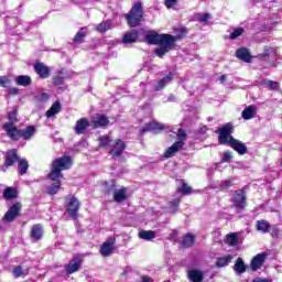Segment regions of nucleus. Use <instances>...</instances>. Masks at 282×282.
<instances>
[{
  "label": "nucleus",
  "instance_id": "nucleus-1",
  "mask_svg": "<svg viewBox=\"0 0 282 282\" xmlns=\"http://www.w3.org/2000/svg\"><path fill=\"white\" fill-rule=\"evenodd\" d=\"M171 36L169 33H158L156 31H148L144 36L145 43L148 45H159L154 50V54L159 56V58H164L169 52H171Z\"/></svg>",
  "mask_w": 282,
  "mask_h": 282
},
{
  "label": "nucleus",
  "instance_id": "nucleus-2",
  "mask_svg": "<svg viewBox=\"0 0 282 282\" xmlns=\"http://www.w3.org/2000/svg\"><path fill=\"white\" fill-rule=\"evenodd\" d=\"M74 164V159L69 155H62L51 163V172L47 174V180H63V171H69Z\"/></svg>",
  "mask_w": 282,
  "mask_h": 282
},
{
  "label": "nucleus",
  "instance_id": "nucleus-3",
  "mask_svg": "<svg viewBox=\"0 0 282 282\" xmlns=\"http://www.w3.org/2000/svg\"><path fill=\"white\" fill-rule=\"evenodd\" d=\"M2 129L13 142H19L21 138L22 140H32L34 133H36V128L34 126H28L25 129L19 130L13 123H4Z\"/></svg>",
  "mask_w": 282,
  "mask_h": 282
},
{
  "label": "nucleus",
  "instance_id": "nucleus-4",
  "mask_svg": "<svg viewBox=\"0 0 282 282\" xmlns=\"http://www.w3.org/2000/svg\"><path fill=\"white\" fill-rule=\"evenodd\" d=\"M126 23L130 28H140L144 20V7L142 2H134L130 11L124 14Z\"/></svg>",
  "mask_w": 282,
  "mask_h": 282
},
{
  "label": "nucleus",
  "instance_id": "nucleus-5",
  "mask_svg": "<svg viewBox=\"0 0 282 282\" xmlns=\"http://www.w3.org/2000/svg\"><path fill=\"white\" fill-rule=\"evenodd\" d=\"M215 133H218V143L226 144L228 147L230 144V138H235L232 137V133H235V126L228 122L221 128H218Z\"/></svg>",
  "mask_w": 282,
  "mask_h": 282
},
{
  "label": "nucleus",
  "instance_id": "nucleus-6",
  "mask_svg": "<svg viewBox=\"0 0 282 282\" xmlns=\"http://www.w3.org/2000/svg\"><path fill=\"white\" fill-rule=\"evenodd\" d=\"M65 213L72 218V219H78L80 215H78V210H80V202L76 196L68 195L66 196V204H65Z\"/></svg>",
  "mask_w": 282,
  "mask_h": 282
},
{
  "label": "nucleus",
  "instance_id": "nucleus-7",
  "mask_svg": "<svg viewBox=\"0 0 282 282\" xmlns=\"http://www.w3.org/2000/svg\"><path fill=\"white\" fill-rule=\"evenodd\" d=\"M234 208L238 213H243L246 210V207L248 206V196H246V188H240L234 192V198H232Z\"/></svg>",
  "mask_w": 282,
  "mask_h": 282
},
{
  "label": "nucleus",
  "instance_id": "nucleus-8",
  "mask_svg": "<svg viewBox=\"0 0 282 282\" xmlns=\"http://www.w3.org/2000/svg\"><path fill=\"white\" fill-rule=\"evenodd\" d=\"M124 151H127V141L115 139L108 153L111 155L112 160H116L122 158Z\"/></svg>",
  "mask_w": 282,
  "mask_h": 282
},
{
  "label": "nucleus",
  "instance_id": "nucleus-9",
  "mask_svg": "<svg viewBox=\"0 0 282 282\" xmlns=\"http://www.w3.org/2000/svg\"><path fill=\"white\" fill-rule=\"evenodd\" d=\"M23 208V205L20 202L14 203L8 212L3 216V221H7V224H12L14 219H18V217H21V210Z\"/></svg>",
  "mask_w": 282,
  "mask_h": 282
},
{
  "label": "nucleus",
  "instance_id": "nucleus-10",
  "mask_svg": "<svg viewBox=\"0 0 282 282\" xmlns=\"http://www.w3.org/2000/svg\"><path fill=\"white\" fill-rule=\"evenodd\" d=\"M265 259H268V253L261 252L257 253L250 261L249 269L251 272H257L263 268L265 264Z\"/></svg>",
  "mask_w": 282,
  "mask_h": 282
},
{
  "label": "nucleus",
  "instance_id": "nucleus-11",
  "mask_svg": "<svg viewBox=\"0 0 282 282\" xmlns=\"http://www.w3.org/2000/svg\"><path fill=\"white\" fill-rule=\"evenodd\" d=\"M33 69L35 74H37L39 78L42 80H45L46 78H50L52 70L50 69V66L45 65V63L37 61L33 65Z\"/></svg>",
  "mask_w": 282,
  "mask_h": 282
},
{
  "label": "nucleus",
  "instance_id": "nucleus-12",
  "mask_svg": "<svg viewBox=\"0 0 282 282\" xmlns=\"http://www.w3.org/2000/svg\"><path fill=\"white\" fill-rule=\"evenodd\" d=\"M19 160H20L19 150L11 149V150L7 151L4 154L3 166L6 169H10V166H14V164H17V162H19Z\"/></svg>",
  "mask_w": 282,
  "mask_h": 282
},
{
  "label": "nucleus",
  "instance_id": "nucleus-13",
  "mask_svg": "<svg viewBox=\"0 0 282 282\" xmlns=\"http://www.w3.org/2000/svg\"><path fill=\"white\" fill-rule=\"evenodd\" d=\"M166 126L160 123L158 121H151L144 124V127L140 130V135H144L148 131H153V133H160V131H164Z\"/></svg>",
  "mask_w": 282,
  "mask_h": 282
},
{
  "label": "nucleus",
  "instance_id": "nucleus-14",
  "mask_svg": "<svg viewBox=\"0 0 282 282\" xmlns=\"http://www.w3.org/2000/svg\"><path fill=\"white\" fill-rule=\"evenodd\" d=\"M80 265H83V258L79 254L73 257L69 263L65 265L66 274H74V272H78V270H80Z\"/></svg>",
  "mask_w": 282,
  "mask_h": 282
},
{
  "label": "nucleus",
  "instance_id": "nucleus-15",
  "mask_svg": "<svg viewBox=\"0 0 282 282\" xmlns=\"http://www.w3.org/2000/svg\"><path fill=\"white\" fill-rule=\"evenodd\" d=\"M176 35H171L170 36V52L172 50H175V43H177V41H182V39H184V36H186V34H188V28L183 26L181 29H176L175 30Z\"/></svg>",
  "mask_w": 282,
  "mask_h": 282
},
{
  "label": "nucleus",
  "instance_id": "nucleus-16",
  "mask_svg": "<svg viewBox=\"0 0 282 282\" xmlns=\"http://www.w3.org/2000/svg\"><path fill=\"white\" fill-rule=\"evenodd\" d=\"M109 122L107 115H97L91 119L90 124L93 129H104L105 127H109Z\"/></svg>",
  "mask_w": 282,
  "mask_h": 282
},
{
  "label": "nucleus",
  "instance_id": "nucleus-17",
  "mask_svg": "<svg viewBox=\"0 0 282 282\" xmlns=\"http://www.w3.org/2000/svg\"><path fill=\"white\" fill-rule=\"evenodd\" d=\"M227 147L234 149L238 155H246V153H248V147L235 138H230L229 144Z\"/></svg>",
  "mask_w": 282,
  "mask_h": 282
},
{
  "label": "nucleus",
  "instance_id": "nucleus-18",
  "mask_svg": "<svg viewBox=\"0 0 282 282\" xmlns=\"http://www.w3.org/2000/svg\"><path fill=\"white\" fill-rule=\"evenodd\" d=\"M236 57L238 61H242V63H252V54H250V50L246 46L239 47L236 51Z\"/></svg>",
  "mask_w": 282,
  "mask_h": 282
},
{
  "label": "nucleus",
  "instance_id": "nucleus-19",
  "mask_svg": "<svg viewBox=\"0 0 282 282\" xmlns=\"http://www.w3.org/2000/svg\"><path fill=\"white\" fill-rule=\"evenodd\" d=\"M140 39V32L138 30H131L123 34L122 43L124 45H132V43H138Z\"/></svg>",
  "mask_w": 282,
  "mask_h": 282
},
{
  "label": "nucleus",
  "instance_id": "nucleus-20",
  "mask_svg": "<svg viewBox=\"0 0 282 282\" xmlns=\"http://www.w3.org/2000/svg\"><path fill=\"white\" fill-rule=\"evenodd\" d=\"M258 58H260V61H270V58L276 61L279 57L276 56V50L271 46H264L263 52L258 55Z\"/></svg>",
  "mask_w": 282,
  "mask_h": 282
},
{
  "label": "nucleus",
  "instance_id": "nucleus-21",
  "mask_svg": "<svg viewBox=\"0 0 282 282\" xmlns=\"http://www.w3.org/2000/svg\"><path fill=\"white\" fill-rule=\"evenodd\" d=\"M88 127H89V119L84 117L76 121L74 131L77 133V135H83V133L87 131Z\"/></svg>",
  "mask_w": 282,
  "mask_h": 282
},
{
  "label": "nucleus",
  "instance_id": "nucleus-22",
  "mask_svg": "<svg viewBox=\"0 0 282 282\" xmlns=\"http://www.w3.org/2000/svg\"><path fill=\"white\" fill-rule=\"evenodd\" d=\"M184 149V142L182 141H176L174 142L170 148H167L164 152V158H173L175 153L182 151Z\"/></svg>",
  "mask_w": 282,
  "mask_h": 282
},
{
  "label": "nucleus",
  "instance_id": "nucleus-23",
  "mask_svg": "<svg viewBox=\"0 0 282 282\" xmlns=\"http://www.w3.org/2000/svg\"><path fill=\"white\" fill-rule=\"evenodd\" d=\"M187 279L191 282H204V271L199 269H191L187 271Z\"/></svg>",
  "mask_w": 282,
  "mask_h": 282
},
{
  "label": "nucleus",
  "instance_id": "nucleus-24",
  "mask_svg": "<svg viewBox=\"0 0 282 282\" xmlns=\"http://www.w3.org/2000/svg\"><path fill=\"white\" fill-rule=\"evenodd\" d=\"M30 237L34 241H41L43 239V225L36 224L31 227Z\"/></svg>",
  "mask_w": 282,
  "mask_h": 282
},
{
  "label": "nucleus",
  "instance_id": "nucleus-25",
  "mask_svg": "<svg viewBox=\"0 0 282 282\" xmlns=\"http://www.w3.org/2000/svg\"><path fill=\"white\" fill-rule=\"evenodd\" d=\"M174 78H175V73L170 72L166 76H164L159 80L158 85L155 86V91H162L165 85H169V83L173 82Z\"/></svg>",
  "mask_w": 282,
  "mask_h": 282
},
{
  "label": "nucleus",
  "instance_id": "nucleus-26",
  "mask_svg": "<svg viewBox=\"0 0 282 282\" xmlns=\"http://www.w3.org/2000/svg\"><path fill=\"white\" fill-rule=\"evenodd\" d=\"M257 116V106L250 105L246 107L241 112V118L243 120H252Z\"/></svg>",
  "mask_w": 282,
  "mask_h": 282
},
{
  "label": "nucleus",
  "instance_id": "nucleus-27",
  "mask_svg": "<svg viewBox=\"0 0 282 282\" xmlns=\"http://www.w3.org/2000/svg\"><path fill=\"white\" fill-rule=\"evenodd\" d=\"M3 197L7 202H12L19 197V189H17V187L9 186L4 188Z\"/></svg>",
  "mask_w": 282,
  "mask_h": 282
},
{
  "label": "nucleus",
  "instance_id": "nucleus-28",
  "mask_svg": "<svg viewBox=\"0 0 282 282\" xmlns=\"http://www.w3.org/2000/svg\"><path fill=\"white\" fill-rule=\"evenodd\" d=\"M115 248L116 247L113 246V242L106 241L101 245L99 252L101 257H111V254H113Z\"/></svg>",
  "mask_w": 282,
  "mask_h": 282
},
{
  "label": "nucleus",
  "instance_id": "nucleus-29",
  "mask_svg": "<svg viewBox=\"0 0 282 282\" xmlns=\"http://www.w3.org/2000/svg\"><path fill=\"white\" fill-rule=\"evenodd\" d=\"M113 202L117 204H122V202H127V187H121L116 189L115 194H112Z\"/></svg>",
  "mask_w": 282,
  "mask_h": 282
},
{
  "label": "nucleus",
  "instance_id": "nucleus-30",
  "mask_svg": "<svg viewBox=\"0 0 282 282\" xmlns=\"http://www.w3.org/2000/svg\"><path fill=\"white\" fill-rule=\"evenodd\" d=\"M104 192L106 195H113L116 191H118V185L116 184V180L104 181Z\"/></svg>",
  "mask_w": 282,
  "mask_h": 282
},
{
  "label": "nucleus",
  "instance_id": "nucleus-31",
  "mask_svg": "<svg viewBox=\"0 0 282 282\" xmlns=\"http://www.w3.org/2000/svg\"><path fill=\"white\" fill-rule=\"evenodd\" d=\"M63 107L61 106V101H55L51 108L45 112L46 118H54L56 113H61Z\"/></svg>",
  "mask_w": 282,
  "mask_h": 282
},
{
  "label": "nucleus",
  "instance_id": "nucleus-32",
  "mask_svg": "<svg viewBox=\"0 0 282 282\" xmlns=\"http://www.w3.org/2000/svg\"><path fill=\"white\" fill-rule=\"evenodd\" d=\"M15 84L19 85V87H30V85H32V77L29 75H19L15 77Z\"/></svg>",
  "mask_w": 282,
  "mask_h": 282
},
{
  "label": "nucleus",
  "instance_id": "nucleus-33",
  "mask_svg": "<svg viewBox=\"0 0 282 282\" xmlns=\"http://www.w3.org/2000/svg\"><path fill=\"white\" fill-rule=\"evenodd\" d=\"M181 243L183 248H193V246H195V235L192 232L186 234Z\"/></svg>",
  "mask_w": 282,
  "mask_h": 282
},
{
  "label": "nucleus",
  "instance_id": "nucleus-34",
  "mask_svg": "<svg viewBox=\"0 0 282 282\" xmlns=\"http://www.w3.org/2000/svg\"><path fill=\"white\" fill-rule=\"evenodd\" d=\"M234 270L238 274H245V272L248 270V265H246V262H243L242 258H238L234 264Z\"/></svg>",
  "mask_w": 282,
  "mask_h": 282
},
{
  "label": "nucleus",
  "instance_id": "nucleus-35",
  "mask_svg": "<svg viewBox=\"0 0 282 282\" xmlns=\"http://www.w3.org/2000/svg\"><path fill=\"white\" fill-rule=\"evenodd\" d=\"M232 262V256L226 254L224 257H219L216 260V267L218 268H226V265H229V263Z\"/></svg>",
  "mask_w": 282,
  "mask_h": 282
},
{
  "label": "nucleus",
  "instance_id": "nucleus-36",
  "mask_svg": "<svg viewBox=\"0 0 282 282\" xmlns=\"http://www.w3.org/2000/svg\"><path fill=\"white\" fill-rule=\"evenodd\" d=\"M30 169V163L25 159H19L18 161V173L19 175H25Z\"/></svg>",
  "mask_w": 282,
  "mask_h": 282
},
{
  "label": "nucleus",
  "instance_id": "nucleus-37",
  "mask_svg": "<svg viewBox=\"0 0 282 282\" xmlns=\"http://www.w3.org/2000/svg\"><path fill=\"white\" fill-rule=\"evenodd\" d=\"M51 182H54L53 184H51L47 188L48 191V195H56V193H58V191H61V186H62V182L61 178L57 180H51Z\"/></svg>",
  "mask_w": 282,
  "mask_h": 282
},
{
  "label": "nucleus",
  "instance_id": "nucleus-38",
  "mask_svg": "<svg viewBox=\"0 0 282 282\" xmlns=\"http://www.w3.org/2000/svg\"><path fill=\"white\" fill-rule=\"evenodd\" d=\"M256 228L257 230L265 235L267 232H270L271 225L268 220L262 219L257 221Z\"/></svg>",
  "mask_w": 282,
  "mask_h": 282
},
{
  "label": "nucleus",
  "instance_id": "nucleus-39",
  "mask_svg": "<svg viewBox=\"0 0 282 282\" xmlns=\"http://www.w3.org/2000/svg\"><path fill=\"white\" fill-rule=\"evenodd\" d=\"M225 243H227V246L235 247L239 243V237L236 232L228 234L225 238Z\"/></svg>",
  "mask_w": 282,
  "mask_h": 282
},
{
  "label": "nucleus",
  "instance_id": "nucleus-40",
  "mask_svg": "<svg viewBox=\"0 0 282 282\" xmlns=\"http://www.w3.org/2000/svg\"><path fill=\"white\" fill-rule=\"evenodd\" d=\"M98 142H99V149H108V147H110L113 140H111V137L106 134V135H100L98 138Z\"/></svg>",
  "mask_w": 282,
  "mask_h": 282
},
{
  "label": "nucleus",
  "instance_id": "nucleus-41",
  "mask_svg": "<svg viewBox=\"0 0 282 282\" xmlns=\"http://www.w3.org/2000/svg\"><path fill=\"white\" fill-rule=\"evenodd\" d=\"M139 239H143L144 241H151L152 239H155V231L141 230L139 231Z\"/></svg>",
  "mask_w": 282,
  "mask_h": 282
},
{
  "label": "nucleus",
  "instance_id": "nucleus-42",
  "mask_svg": "<svg viewBox=\"0 0 282 282\" xmlns=\"http://www.w3.org/2000/svg\"><path fill=\"white\" fill-rule=\"evenodd\" d=\"M181 184L182 185L177 188V193H180L181 195H191L193 193V187L188 186V184H186V181L182 180Z\"/></svg>",
  "mask_w": 282,
  "mask_h": 282
},
{
  "label": "nucleus",
  "instance_id": "nucleus-43",
  "mask_svg": "<svg viewBox=\"0 0 282 282\" xmlns=\"http://www.w3.org/2000/svg\"><path fill=\"white\" fill-rule=\"evenodd\" d=\"M96 30L100 34H105V32H107L108 30H111V21L110 20L102 21L101 23L97 24Z\"/></svg>",
  "mask_w": 282,
  "mask_h": 282
},
{
  "label": "nucleus",
  "instance_id": "nucleus-44",
  "mask_svg": "<svg viewBox=\"0 0 282 282\" xmlns=\"http://www.w3.org/2000/svg\"><path fill=\"white\" fill-rule=\"evenodd\" d=\"M181 204V198H173L172 200L169 202V209L171 210V213H177V210H180Z\"/></svg>",
  "mask_w": 282,
  "mask_h": 282
},
{
  "label": "nucleus",
  "instance_id": "nucleus-45",
  "mask_svg": "<svg viewBox=\"0 0 282 282\" xmlns=\"http://www.w3.org/2000/svg\"><path fill=\"white\" fill-rule=\"evenodd\" d=\"M63 69H61L58 74L53 77V85H55V87H61V85H65V76H63Z\"/></svg>",
  "mask_w": 282,
  "mask_h": 282
},
{
  "label": "nucleus",
  "instance_id": "nucleus-46",
  "mask_svg": "<svg viewBox=\"0 0 282 282\" xmlns=\"http://www.w3.org/2000/svg\"><path fill=\"white\" fill-rule=\"evenodd\" d=\"M85 28H80L73 39V43L80 44L83 40L87 37V33L84 32Z\"/></svg>",
  "mask_w": 282,
  "mask_h": 282
},
{
  "label": "nucleus",
  "instance_id": "nucleus-47",
  "mask_svg": "<svg viewBox=\"0 0 282 282\" xmlns=\"http://www.w3.org/2000/svg\"><path fill=\"white\" fill-rule=\"evenodd\" d=\"M12 274L14 279H21V276H25V269L21 265H15L12 269Z\"/></svg>",
  "mask_w": 282,
  "mask_h": 282
},
{
  "label": "nucleus",
  "instance_id": "nucleus-48",
  "mask_svg": "<svg viewBox=\"0 0 282 282\" xmlns=\"http://www.w3.org/2000/svg\"><path fill=\"white\" fill-rule=\"evenodd\" d=\"M243 32H246L243 28L234 29V31L229 34L230 41H235V39H239V36L243 34Z\"/></svg>",
  "mask_w": 282,
  "mask_h": 282
},
{
  "label": "nucleus",
  "instance_id": "nucleus-49",
  "mask_svg": "<svg viewBox=\"0 0 282 282\" xmlns=\"http://www.w3.org/2000/svg\"><path fill=\"white\" fill-rule=\"evenodd\" d=\"M262 83L263 85H265V87H268L269 89H272L273 91L279 90V84L274 80L263 79Z\"/></svg>",
  "mask_w": 282,
  "mask_h": 282
},
{
  "label": "nucleus",
  "instance_id": "nucleus-50",
  "mask_svg": "<svg viewBox=\"0 0 282 282\" xmlns=\"http://www.w3.org/2000/svg\"><path fill=\"white\" fill-rule=\"evenodd\" d=\"M17 109H13L11 112H8L7 118L9 122H7L6 124H14V122H18L19 119L17 118Z\"/></svg>",
  "mask_w": 282,
  "mask_h": 282
},
{
  "label": "nucleus",
  "instance_id": "nucleus-51",
  "mask_svg": "<svg viewBox=\"0 0 282 282\" xmlns=\"http://www.w3.org/2000/svg\"><path fill=\"white\" fill-rule=\"evenodd\" d=\"M177 140L178 142H184L186 140H188V134H186V130H184L183 128H180L177 131Z\"/></svg>",
  "mask_w": 282,
  "mask_h": 282
},
{
  "label": "nucleus",
  "instance_id": "nucleus-52",
  "mask_svg": "<svg viewBox=\"0 0 282 282\" xmlns=\"http://www.w3.org/2000/svg\"><path fill=\"white\" fill-rule=\"evenodd\" d=\"M235 185V180H225L220 183V191H226Z\"/></svg>",
  "mask_w": 282,
  "mask_h": 282
},
{
  "label": "nucleus",
  "instance_id": "nucleus-53",
  "mask_svg": "<svg viewBox=\"0 0 282 282\" xmlns=\"http://www.w3.org/2000/svg\"><path fill=\"white\" fill-rule=\"evenodd\" d=\"M164 6L167 10H171V8H175V6H177V0H165Z\"/></svg>",
  "mask_w": 282,
  "mask_h": 282
},
{
  "label": "nucleus",
  "instance_id": "nucleus-54",
  "mask_svg": "<svg viewBox=\"0 0 282 282\" xmlns=\"http://www.w3.org/2000/svg\"><path fill=\"white\" fill-rule=\"evenodd\" d=\"M230 160H232V153L230 151L225 152L221 162L228 163Z\"/></svg>",
  "mask_w": 282,
  "mask_h": 282
},
{
  "label": "nucleus",
  "instance_id": "nucleus-55",
  "mask_svg": "<svg viewBox=\"0 0 282 282\" xmlns=\"http://www.w3.org/2000/svg\"><path fill=\"white\" fill-rule=\"evenodd\" d=\"M14 96H19V88L17 87L9 88V98H14Z\"/></svg>",
  "mask_w": 282,
  "mask_h": 282
},
{
  "label": "nucleus",
  "instance_id": "nucleus-56",
  "mask_svg": "<svg viewBox=\"0 0 282 282\" xmlns=\"http://www.w3.org/2000/svg\"><path fill=\"white\" fill-rule=\"evenodd\" d=\"M208 19H210V13H204L198 17V21L200 23H206L208 21Z\"/></svg>",
  "mask_w": 282,
  "mask_h": 282
},
{
  "label": "nucleus",
  "instance_id": "nucleus-57",
  "mask_svg": "<svg viewBox=\"0 0 282 282\" xmlns=\"http://www.w3.org/2000/svg\"><path fill=\"white\" fill-rule=\"evenodd\" d=\"M40 100L41 102H47V100H50V95H47L46 93H42L40 96Z\"/></svg>",
  "mask_w": 282,
  "mask_h": 282
},
{
  "label": "nucleus",
  "instance_id": "nucleus-58",
  "mask_svg": "<svg viewBox=\"0 0 282 282\" xmlns=\"http://www.w3.org/2000/svg\"><path fill=\"white\" fill-rule=\"evenodd\" d=\"M8 85H10V82L8 80V77L2 76L1 77V86L2 87H8Z\"/></svg>",
  "mask_w": 282,
  "mask_h": 282
},
{
  "label": "nucleus",
  "instance_id": "nucleus-59",
  "mask_svg": "<svg viewBox=\"0 0 282 282\" xmlns=\"http://www.w3.org/2000/svg\"><path fill=\"white\" fill-rule=\"evenodd\" d=\"M140 279H141V282H153V280L149 275H141Z\"/></svg>",
  "mask_w": 282,
  "mask_h": 282
},
{
  "label": "nucleus",
  "instance_id": "nucleus-60",
  "mask_svg": "<svg viewBox=\"0 0 282 282\" xmlns=\"http://www.w3.org/2000/svg\"><path fill=\"white\" fill-rule=\"evenodd\" d=\"M251 282H270V280L257 278V279H253Z\"/></svg>",
  "mask_w": 282,
  "mask_h": 282
},
{
  "label": "nucleus",
  "instance_id": "nucleus-61",
  "mask_svg": "<svg viewBox=\"0 0 282 282\" xmlns=\"http://www.w3.org/2000/svg\"><path fill=\"white\" fill-rule=\"evenodd\" d=\"M219 80H220V83H225V80H226V75H220Z\"/></svg>",
  "mask_w": 282,
  "mask_h": 282
},
{
  "label": "nucleus",
  "instance_id": "nucleus-62",
  "mask_svg": "<svg viewBox=\"0 0 282 282\" xmlns=\"http://www.w3.org/2000/svg\"><path fill=\"white\" fill-rule=\"evenodd\" d=\"M171 237H177V230H173V231L171 232Z\"/></svg>",
  "mask_w": 282,
  "mask_h": 282
},
{
  "label": "nucleus",
  "instance_id": "nucleus-63",
  "mask_svg": "<svg viewBox=\"0 0 282 282\" xmlns=\"http://www.w3.org/2000/svg\"><path fill=\"white\" fill-rule=\"evenodd\" d=\"M169 100H175V96H174V95H171V96L169 97Z\"/></svg>",
  "mask_w": 282,
  "mask_h": 282
},
{
  "label": "nucleus",
  "instance_id": "nucleus-64",
  "mask_svg": "<svg viewBox=\"0 0 282 282\" xmlns=\"http://www.w3.org/2000/svg\"><path fill=\"white\" fill-rule=\"evenodd\" d=\"M164 282H171L170 280H166V281H164Z\"/></svg>",
  "mask_w": 282,
  "mask_h": 282
}]
</instances>
